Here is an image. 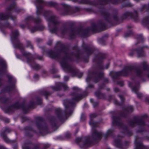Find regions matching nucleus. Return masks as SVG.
<instances>
[{"mask_svg":"<svg viewBox=\"0 0 149 149\" xmlns=\"http://www.w3.org/2000/svg\"><path fill=\"white\" fill-rule=\"evenodd\" d=\"M21 44L20 42L19 41L17 43V45L16 44H15L14 45V47L15 48H20L21 46Z\"/></svg>","mask_w":149,"mask_h":149,"instance_id":"nucleus-15","label":"nucleus"},{"mask_svg":"<svg viewBox=\"0 0 149 149\" xmlns=\"http://www.w3.org/2000/svg\"><path fill=\"white\" fill-rule=\"evenodd\" d=\"M14 107L15 108H19V106L18 104H17L16 106H14Z\"/></svg>","mask_w":149,"mask_h":149,"instance_id":"nucleus-33","label":"nucleus"},{"mask_svg":"<svg viewBox=\"0 0 149 149\" xmlns=\"http://www.w3.org/2000/svg\"><path fill=\"white\" fill-rule=\"evenodd\" d=\"M69 79V78L68 77L65 76L64 77V79L65 81L68 80Z\"/></svg>","mask_w":149,"mask_h":149,"instance_id":"nucleus-31","label":"nucleus"},{"mask_svg":"<svg viewBox=\"0 0 149 149\" xmlns=\"http://www.w3.org/2000/svg\"><path fill=\"white\" fill-rule=\"evenodd\" d=\"M143 68L145 70L147 69V68L148 67V65L146 64L145 63H143Z\"/></svg>","mask_w":149,"mask_h":149,"instance_id":"nucleus-24","label":"nucleus"},{"mask_svg":"<svg viewBox=\"0 0 149 149\" xmlns=\"http://www.w3.org/2000/svg\"><path fill=\"white\" fill-rule=\"evenodd\" d=\"M148 102H149V100Z\"/></svg>","mask_w":149,"mask_h":149,"instance_id":"nucleus-63","label":"nucleus"},{"mask_svg":"<svg viewBox=\"0 0 149 149\" xmlns=\"http://www.w3.org/2000/svg\"><path fill=\"white\" fill-rule=\"evenodd\" d=\"M138 140L136 139V146L137 149H144V147L141 143L137 142Z\"/></svg>","mask_w":149,"mask_h":149,"instance_id":"nucleus-5","label":"nucleus"},{"mask_svg":"<svg viewBox=\"0 0 149 149\" xmlns=\"http://www.w3.org/2000/svg\"><path fill=\"white\" fill-rule=\"evenodd\" d=\"M106 81H108V79H106Z\"/></svg>","mask_w":149,"mask_h":149,"instance_id":"nucleus-59","label":"nucleus"},{"mask_svg":"<svg viewBox=\"0 0 149 149\" xmlns=\"http://www.w3.org/2000/svg\"><path fill=\"white\" fill-rule=\"evenodd\" d=\"M66 31V29H64L63 30H62L61 31V33L62 34H63L64 32H65Z\"/></svg>","mask_w":149,"mask_h":149,"instance_id":"nucleus-32","label":"nucleus"},{"mask_svg":"<svg viewBox=\"0 0 149 149\" xmlns=\"http://www.w3.org/2000/svg\"><path fill=\"white\" fill-rule=\"evenodd\" d=\"M148 77H149V74L148 75Z\"/></svg>","mask_w":149,"mask_h":149,"instance_id":"nucleus-60","label":"nucleus"},{"mask_svg":"<svg viewBox=\"0 0 149 149\" xmlns=\"http://www.w3.org/2000/svg\"><path fill=\"white\" fill-rule=\"evenodd\" d=\"M133 68L132 66H130L125 68L121 72H118L116 74L117 75H127L130 74V72L132 70Z\"/></svg>","mask_w":149,"mask_h":149,"instance_id":"nucleus-2","label":"nucleus"},{"mask_svg":"<svg viewBox=\"0 0 149 149\" xmlns=\"http://www.w3.org/2000/svg\"><path fill=\"white\" fill-rule=\"evenodd\" d=\"M132 90L136 93L137 94V96L139 98H141L142 97L143 95L142 94L138 92V88H137L136 87H134L132 88Z\"/></svg>","mask_w":149,"mask_h":149,"instance_id":"nucleus-6","label":"nucleus"},{"mask_svg":"<svg viewBox=\"0 0 149 149\" xmlns=\"http://www.w3.org/2000/svg\"><path fill=\"white\" fill-rule=\"evenodd\" d=\"M102 136V134L101 132H98L95 130L93 131L91 137H86L84 138V140L86 141V144L89 143H90V141L91 139L96 140L100 139Z\"/></svg>","mask_w":149,"mask_h":149,"instance_id":"nucleus-1","label":"nucleus"},{"mask_svg":"<svg viewBox=\"0 0 149 149\" xmlns=\"http://www.w3.org/2000/svg\"><path fill=\"white\" fill-rule=\"evenodd\" d=\"M149 21V19H147L146 20V21L147 22H148Z\"/></svg>","mask_w":149,"mask_h":149,"instance_id":"nucleus-53","label":"nucleus"},{"mask_svg":"<svg viewBox=\"0 0 149 149\" xmlns=\"http://www.w3.org/2000/svg\"><path fill=\"white\" fill-rule=\"evenodd\" d=\"M11 131V130L9 128H6V129L5 132L6 133H9Z\"/></svg>","mask_w":149,"mask_h":149,"instance_id":"nucleus-20","label":"nucleus"},{"mask_svg":"<svg viewBox=\"0 0 149 149\" xmlns=\"http://www.w3.org/2000/svg\"><path fill=\"white\" fill-rule=\"evenodd\" d=\"M4 121L6 123H8L9 122V120L8 119L6 118L4 120Z\"/></svg>","mask_w":149,"mask_h":149,"instance_id":"nucleus-30","label":"nucleus"},{"mask_svg":"<svg viewBox=\"0 0 149 149\" xmlns=\"http://www.w3.org/2000/svg\"><path fill=\"white\" fill-rule=\"evenodd\" d=\"M66 136L68 137H69L70 136V134H67Z\"/></svg>","mask_w":149,"mask_h":149,"instance_id":"nucleus-45","label":"nucleus"},{"mask_svg":"<svg viewBox=\"0 0 149 149\" xmlns=\"http://www.w3.org/2000/svg\"><path fill=\"white\" fill-rule=\"evenodd\" d=\"M8 78L9 79H12V77L10 76H8Z\"/></svg>","mask_w":149,"mask_h":149,"instance_id":"nucleus-47","label":"nucleus"},{"mask_svg":"<svg viewBox=\"0 0 149 149\" xmlns=\"http://www.w3.org/2000/svg\"><path fill=\"white\" fill-rule=\"evenodd\" d=\"M95 94H96L97 96H99V95H100V93H99V94H97V92H96V93H95Z\"/></svg>","mask_w":149,"mask_h":149,"instance_id":"nucleus-50","label":"nucleus"},{"mask_svg":"<svg viewBox=\"0 0 149 149\" xmlns=\"http://www.w3.org/2000/svg\"><path fill=\"white\" fill-rule=\"evenodd\" d=\"M50 3L52 5V6H55V4H56V3H54L53 2H51Z\"/></svg>","mask_w":149,"mask_h":149,"instance_id":"nucleus-43","label":"nucleus"},{"mask_svg":"<svg viewBox=\"0 0 149 149\" xmlns=\"http://www.w3.org/2000/svg\"><path fill=\"white\" fill-rule=\"evenodd\" d=\"M123 83L122 84L120 85L122 86H123Z\"/></svg>","mask_w":149,"mask_h":149,"instance_id":"nucleus-57","label":"nucleus"},{"mask_svg":"<svg viewBox=\"0 0 149 149\" xmlns=\"http://www.w3.org/2000/svg\"><path fill=\"white\" fill-rule=\"evenodd\" d=\"M7 18V16L3 15H1L0 16V19L1 20L6 19Z\"/></svg>","mask_w":149,"mask_h":149,"instance_id":"nucleus-12","label":"nucleus"},{"mask_svg":"<svg viewBox=\"0 0 149 149\" xmlns=\"http://www.w3.org/2000/svg\"><path fill=\"white\" fill-rule=\"evenodd\" d=\"M38 30H39V29H38L36 27H34V28H33L31 30V32H35Z\"/></svg>","mask_w":149,"mask_h":149,"instance_id":"nucleus-18","label":"nucleus"},{"mask_svg":"<svg viewBox=\"0 0 149 149\" xmlns=\"http://www.w3.org/2000/svg\"><path fill=\"white\" fill-rule=\"evenodd\" d=\"M93 86L92 85H89L88 86V87H92Z\"/></svg>","mask_w":149,"mask_h":149,"instance_id":"nucleus-51","label":"nucleus"},{"mask_svg":"<svg viewBox=\"0 0 149 149\" xmlns=\"http://www.w3.org/2000/svg\"><path fill=\"white\" fill-rule=\"evenodd\" d=\"M83 97L81 95H76L74 96V98L73 99V100L78 101L82 99Z\"/></svg>","mask_w":149,"mask_h":149,"instance_id":"nucleus-8","label":"nucleus"},{"mask_svg":"<svg viewBox=\"0 0 149 149\" xmlns=\"http://www.w3.org/2000/svg\"><path fill=\"white\" fill-rule=\"evenodd\" d=\"M1 136L3 137V139L6 142H8L9 141V139L4 134H1Z\"/></svg>","mask_w":149,"mask_h":149,"instance_id":"nucleus-10","label":"nucleus"},{"mask_svg":"<svg viewBox=\"0 0 149 149\" xmlns=\"http://www.w3.org/2000/svg\"><path fill=\"white\" fill-rule=\"evenodd\" d=\"M27 19H29L30 20V19H31V18L30 17H28V18H27Z\"/></svg>","mask_w":149,"mask_h":149,"instance_id":"nucleus-55","label":"nucleus"},{"mask_svg":"<svg viewBox=\"0 0 149 149\" xmlns=\"http://www.w3.org/2000/svg\"><path fill=\"white\" fill-rule=\"evenodd\" d=\"M90 77H88L86 79V81L87 82H88L89 81V80H90Z\"/></svg>","mask_w":149,"mask_h":149,"instance_id":"nucleus-39","label":"nucleus"},{"mask_svg":"<svg viewBox=\"0 0 149 149\" xmlns=\"http://www.w3.org/2000/svg\"><path fill=\"white\" fill-rule=\"evenodd\" d=\"M29 54H30V53H26V54H25V55H28Z\"/></svg>","mask_w":149,"mask_h":149,"instance_id":"nucleus-54","label":"nucleus"},{"mask_svg":"<svg viewBox=\"0 0 149 149\" xmlns=\"http://www.w3.org/2000/svg\"><path fill=\"white\" fill-rule=\"evenodd\" d=\"M96 116L95 114H92L90 115V121L89 123L90 125L93 127H96L97 126V123L94 122L93 121V119Z\"/></svg>","mask_w":149,"mask_h":149,"instance_id":"nucleus-3","label":"nucleus"},{"mask_svg":"<svg viewBox=\"0 0 149 149\" xmlns=\"http://www.w3.org/2000/svg\"><path fill=\"white\" fill-rule=\"evenodd\" d=\"M19 35V33L17 31H15L12 33L11 38L12 40L16 39L17 37Z\"/></svg>","mask_w":149,"mask_h":149,"instance_id":"nucleus-7","label":"nucleus"},{"mask_svg":"<svg viewBox=\"0 0 149 149\" xmlns=\"http://www.w3.org/2000/svg\"><path fill=\"white\" fill-rule=\"evenodd\" d=\"M73 90H78V89L76 87H74L73 88Z\"/></svg>","mask_w":149,"mask_h":149,"instance_id":"nucleus-41","label":"nucleus"},{"mask_svg":"<svg viewBox=\"0 0 149 149\" xmlns=\"http://www.w3.org/2000/svg\"><path fill=\"white\" fill-rule=\"evenodd\" d=\"M113 132V131L111 130H109L107 133V135H110L111 133Z\"/></svg>","mask_w":149,"mask_h":149,"instance_id":"nucleus-23","label":"nucleus"},{"mask_svg":"<svg viewBox=\"0 0 149 149\" xmlns=\"http://www.w3.org/2000/svg\"><path fill=\"white\" fill-rule=\"evenodd\" d=\"M137 53L138 54V56L139 57H141L143 56V52L142 50H138L137 51Z\"/></svg>","mask_w":149,"mask_h":149,"instance_id":"nucleus-11","label":"nucleus"},{"mask_svg":"<svg viewBox=\"0 0 149 149\" xmlns=\"http://www.w3.org/2000/svg\"><path fill=\"white\" fill-rule=\"evenodd\" d=\"M41 93L42 95L46 96L50 94V93L46 91H43Z\"/></svg>","mask_w":149,"mask_h":149,"instance_id":"nucleus-13","label":"nucleus"},{"mask_svg":"<svg viewBox=\"0 0 149 149\" xmlns=\"http://www.w3.org/2000/svg\"><path fill=\"white\" fill-rule=\"evenodd\" d=\"M129 142L128 141L125 142V144L123 145L122 148L124 149L126 148H127V146L129 144Z\"/></svg>","mask_w":149,"mask_h":149,"instance_id":"nucleus-14","label":"nucleus"},{"mask_svg":"<svg viewBox=\"0 0 149 149\" xmlns=\"http://www.w3.org/2000/svg\"><path fill=\"white\" fill-rule=\"evenodd\" d=\"M26 43H27V45L29 47V46H30L31 47V48L33 49V47L31 45V42L29 41H27Z\"/></svg>","mask_w":149,"mask_h":149,"instance_id":"nucleus-19","label":"nucleus"},{"mask_svg":"<svg viewBox=\"0 0 149 149\" xmlns=\"http://www.w3.org/2000/svg\"><path fill=\"white\" fill-rule=\"evenodd\" d=\"M40 60H41L42 58V57H40L39 58H38Z\"/></svg>","mask_w":149,"mask_h":149,"instance_id":"nucleus-49","label":"nucleus"},{"mask_svg":"<svg viewBox=\"0 0 149 149\" xmlns=\"http://www.w3.org/2000/svg\"><path fill=\"white\" fill-rule=\"evenodd\" d=\"M38 77V75L37 74H35L34 76V78H37Z\"/></svg>","mask_w":149,"mask_h":149,"instance_id":"nucleus-42","label":"nucleus"},{"mask_svg":"<svg viewBox=\"0 0 149 149\" xmlns=\"http://www.w3.org/2000/svg\"><path fill=\"white\" fill-rule=\"evenodd\" d=\"M139 39H141V40H143V38L141 36H140L139 37Z\"/></svg>","mask_w":149,"mask_h":149,"instance_id":"nucleus-44","label":"nucleus"},{"mask_svg":"<svg viewBox=\"0 0 149 149\" xmlns=\"http://www.w3.org/2000/svg\"><path fill=\"white\" fill-rule=\"evenodd\" d=\"M81 139H82L81 138H77L76 139V141L77 142H78L80 141L81 140Z\"/></svg>","mask_w":149,"mask_h":149,"instance_id":"nucleus-27","label":"nucleus"},{"mask_svg":"<svg viewBox=\"0 0 149 149\" xmlns=\"http://www.w3.org/2000/svg\"><path fill=\"white\" fill-rule=\"evenodd\" d=\"M36 1L39 3H42L43 2V0H36Z\"/></svg>","mask_w":149,"mask_h":149,"instance_id":"nucleus-28","label":"nucleus"},{"mask_svg":"<svg viewBox=\"0 0 149 149\" xmlns=\"http://www.w3.org/2000/svg\"><path fill=\"white\" fill-rule=\"evenodd\" d=\"M100 89H101L102 88L101 87H100Z\"/></svg>","mask_w":149,"mask_h":149,"instance_id":"nucleus-58","label":"nucleus"},{"mask_svg":"<svg viewBox=\"0 0 149 149\" xmlns=\"http://www.w3.org/2000/svg\"><path fill=\"white\" fill-rule=\"evenodd\" d=\"M129 33H126L125 35V37H127L129 36Z\"/></svg>","mask_w":149,"mask_h":149,"instance_id":"nucleus-36","label":"nucleus"},{"mask_svg":"<svg viewBox=\"0 0 149 149\" xmlns=\"http://www.w3.org/2000/svg\"><path fill=\"white\" fill-rule=\"evenodd\" d=\"M141 73V71L140 70H137L136 71V74L138 76L140 75Z\"/></svg>","mask_w":149,"mask_h":149,"instance_id":"nucleus-16","label":"nucleus"},{"mask_svg":"<svg viewBox=\"0 0 149 149\" xmlns=\"http://www.w3.org/2000/svg\"><path fill=\"white\" fill-rule=\"evenodd\" d=\"M56 29H54L53 30H50V31L51 32L53 33H55L56 32Z\"/></svg>","mask_w":149,"mask_h":149,"instance_id":"nucleus-29","label":"nucleus"},{"mask_svg":"<svg viewBox=\"0 0 149 149\" xmlns=\"http://www.w3.org/2000/svg\"><path fill=\"white\" fill-rule=\"evenodd\" d=\"M108 149H110V148H108Z\"/></svg>","mask_w":149,"mask_h":149,"instance_id":"nucleus-62","label":"nucleus"},{"mask_svg":"<svg viewBox=\"0 0 149 149\" xmlns=\"http://www.w3.org/2000/svg\"><path fill=\"white\" fill-rule=\"evenodd\" d=\"M133 110V108L131 106H130L128 108V111L130 112L132 111Z\"/></svg>","mask_w":149,"mask_h":149,"instance_id":"nucleus-25","label":"nucleus"},{"mask_svg":"<svg viewBox=\"0 0 149 149\" xmlns=\"http://www.w3.org/2000/svg\"><path fill=\"white\" fill-rule=\"evenodd\" d=\"M36 22H39L40 21V20L39 19L38 21H36Z\"/></svg>","mask_w":149,"mask_h":149,"instance_id":"nucleus-52","label":"nucleus"},{"mask_svg":"<svg viewBox=\"0 0 149 149\" xmlns=\"http://www.w3.org/2000/svg\"><path fill=\"white\" fill-rule=\"evenodd\" d=\"M92 101H93V99H91V102H92Z\"/></svg>","mask_w":149,"mask_h":149,"instance_id":"nucleus-56","label":"nucleus"},{"mask_svg":"<svg viewBox=\"0 0 149 149\" xmlns=\"http://www.w3.org/2000/svg\"><path fill=\"white\" fill-rule=\"evenodd\" d=\"M61 64L62 67L64 68L69 69V71L71 72L72 70V67L68 65L66 62L63 61L61 62Z\"/></svg>","mask_w":149,"mask_h":149,"instance_id":"nucleus-4","label":"nucleus"},{"mask_svg":"<svg viewBox=\"0 0 149 149\" xmlns=\"http://www.w3.org/2000/svg\"><path fill=\"white\" fill-rule=\"evenodd\" d=\"M136 122L135 121H132L130 122V124L132 126H133L134 124H136Z\"/></svg>","mask_w":149,"mask_h":149,"instance_id":"nucleus-22","label":"nucleus"},{"mask_svg":"<svg viewBox=\"0 0 149 149\" xmlns=\"http://www.w3.org/2000/svg\"><path fill=\"white\" fill-rule=\"evenodd\" d=\"M109 64H107V65L106 66V68L107 69L108 68V67H109Z\"/></svg>","mask_w":149,"mask_h":149,"instance_id":"nucleus-46","label":"nucleus"},{"mask_svg":"<svg viewBox=\"0 0 149 149\" xmlns=\"http://www.w3.org/2000/svg\"><path fill=\"white\" fill-rule=\"evenodd\" d=\"M119 97H120V99H121L122 101H123V97L122 95H120Z\"/></svg>","mask_w":149,"mask_h":149,"instance_id":"nucleus-40","label":"nucleus"},{"mask_svg":"<svg viewBox=\"0 0 149 149\" xmlns=\"http://www.w3.org/2000/svg\"><path fill=\"white\" fill-rule=\"evenodd\" d=\"M21 26L22 28H24V25Z\"/></svg>","mask_w":149,"mask_h":149,"instance_id":"nucleus-48","label":"nucleus"},{"mask_svg":"<svg viewBox=\"0 0 149 149\" xmlns=\"http://www.w3.org/2000/svg\"><path fill=\"white\" fill-rule=\"evenodd\" d=\"M56 112L58 113H60L61 112V110L60 109H58L56 110Z\"/></svg>","mask_w":149,"mask_h":149,"instance_id":"nucleus-35","label":"nucleus"},{"mask_svg":"<svg viewBox=\"0 0 149 149\" xmlns=\"http://www.w3.org/2000/svg\"><path fill=\"white\" fill-rule=\"evenodd\" d=\"M114 103L115 104L117 105H119V103L116 100H115L114 101Z\"/></svg>","mask_w":149,"mask_h":149,"instance_id":"nucleus-34","label":"nucleus"},{"mask_svg":"<svg viewBox=\"0 0 149 149\" xmlns=\"http://www.w3.org/2000/svg\"><path fill=\"white\" fill-rule=\"evenodd\" d=\"M83 75V74L82 73H80L79 74V75L78 76V77L79 78H80Z\"/></svg>","mask_w":149,"mask_h":149,"instance_id":"nucleus-38","label":"nucleus"},{"mask_svg":"<svg viewBox=\"0 0 149 149\" xmlns=\"http://www.w3.org/2000/svg\"><path fill=\"white\" fill-rule=\"evenodd\" d=\"M114 90V91L116 92H117L119 91V89L117 88H115Z\"/></svg>","mask_w":149,"mask_h":149,"instance_id":"nucleus-37","label":"nucleus"},{"mask_svg":"<svg viewBox=\"0 0 149 149\" xmlns=\"http://www.w3.org/2000/svg\"><path fill=\"white\" fill-rule=\"evenodd\" d=\"M62 86L64 90H67V89L68 88V87H67V86H66L65 85L63 84H62Z\"/></svg>","mask_w":149,"mask_h":149,"instance_id":"nucleus-17","label":"nucleus"},{"mask_svg":"<svg viewBox=\"0 0 149 149\" xmlns=\"http://www.w3.org/2000/svg\"><path fill=\"white\" fill-rule=\"evenodd\" d=\"M50 56L52 58H54L56 57V56L54 53H52L50 55Z\"/></svg>","mask_w":149,"mask_h":149,"instance_id":"nucleus-21","label":"nucleus"},{"mask_svg":"<svg viewBox=\"0 0 149 149\" xmlns=\"http://www.w3.org/2000/svg\"><path fill=\"white\" fill-rule=\"evenodd\" d=\"M51 21L53 23L55 24H56L58 23V22L56 21L54 19L51 20Z\"/></svg>","mask_w":149,"mask_h":149,"instance_id":"nucleus-26","label":"nucleus"},{"mask_svg":"<svg viewBox=\"0 0 149 149\" xmlns=\"http://www.w3.org/2000/svg\"><path fill=\"white\" fill-rule=\"evenodd\" d=\"M54 90H57V89H54Z\"/></svg>","mask_w":149,"mask_h":149,"instance_id":"nucleus-61","label":"nucleus"},{"mask_svg":"<svg viewBox=\"0 0 149 149\" xmlns=\"http://www.w3.org/2000/svg\"><path fill=\"white\" fill-rule=\"evenodd\" d=\"M103 74L102 73H101L99 75V77H96L95 79H94V82H95V83H97V82L100 79V78H101V77H102L103 76Z\"/></svg>","mask_w":149,"mask_h":149,"instance_id":"nucleus-9","label":"nucleus"}]
</instances>
